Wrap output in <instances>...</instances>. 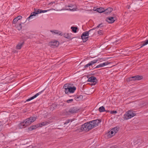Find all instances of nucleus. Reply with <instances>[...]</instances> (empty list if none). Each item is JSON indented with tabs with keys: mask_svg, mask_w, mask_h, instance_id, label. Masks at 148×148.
Wrapping results in <instances>:
<instances>
[{
	"mask_svg": "<svg viewBox=\"0 0 148 148\" xmlns=\"http://www.w3.org/2000/svg\"><path fill=\"white\" fill-rule=\"evenodd\" d=\"M101 121H90L83 124L81 127V130L83 131H88L98 125Z\"/></svg>",
	"mask_w": 148,
	"mask_h": 148,
	"instance_id": "obj_1",
	"label": "nucleus"
},
{
	"mask_svg": "<svg viewBox=\"0 0 148 148\" xmlns=\"http://www.w3.org/2000/svg\"><path fill=\"white\" fill-rule=\"evenodd\" d=\"M63 88L64 89V92L66 94H68L69 93H73L76 90V88L75 86L73 87L71 86V84H66L63 86Z\"/></svg>",
	"mask_w": 148,
	"mask_h": 148,
	"instance_id": "obj_2",
	"label": "nucleus"
},
{
	"mask_svg": "<svg viewBox=\"0 0 148 148\" xmlns=\"http://www.w3.org/2000/svg\"><path fill=\"white\" fill-rule=\"evenodd\" d=\"M47 121H45L36 125L31 126L29 127L28 130L29 131H31L33 130L36 129L38 127H41L43 126L47 125L50 123L51 122L50 121L47 122Z\"/></svg>",
	"mask_w": 148,
	"mask_h": 148,
	"instance_id": "obj_3",
	"label": "nucleus"
},
{
	"mask_svg": "<svg viewBox=\"0 0 148 148\" xmlns=\"http://www.w3.org/2000/svg\"><path fill=\"white\" fill-rule=\"evenodd\" d=\"M95 29V28L92 29L88 31L84 32L82 34L81 37L83 42H85L88 39V35L90 34V32Z\"/></svg>",
	"mask_w": 148,
	"mask_h": 148,
	"instance_id": "obj_4",
	"label": "nucleus"
},
{
	"mask_svg": "<svg viewBox=\"0 0 148 148\" xmlns=\"http://www.w3.org/2000/svg\"><path fill=\"white\" fill-rule=\"evenodd\" d=\"M34 121H23L21 122L18 125L19 129H22L25 128L27 126L34 122Z\"/></svg>",
	"mask_w": 148,
	"mask_h": 148,
	"instance_id": "obj_5",
	"label": "nucleus"
},
{
	"mask_svg": "<svg viewBox=\"0 0 148 148\" xmlns=\"http://www.w3.org/2000/svg\"><path fill=\"white\" fill-rule=\"evenodd\" d=\"M136 115V114L133 111L129 110L124 115L123 118L124 119L127 120L131 119Z\"/></svg>",
	"mask_w": 148,
	"mask_h": 148,
	"instance_id": "obj_6",
	"label": "nucleus"
},
{
	"mask_svg": "<svg viewBox=\"0 0 148 148\" xmlns=\"http://www.w3.org/2000/svg\"><path fill=\"white\" fill-rule=\"evenodd\" d=\"M79 109L78 108L76 107H73L70 108L68 111L64 110V112L66 113L65 114L66 115L68 114V113H70L72 114L76 113L79 112Z\"/></svg>",
	"mask_w": 148,
	"mask_h": 148,
	"instance_id": "obj_7",
	"label": "nucleus"
},
{
	"mask_svg": "<svg viewBox=\"0 0 148 148\" xmlns=\"http://www.w3.org/2000/svg\"><path fill=\"white\" fill-rule=\"evenodd\" d=\"M88 82H92L91 85H95L97 84V80L95 77L91 76L88 79Z\"/></svg>",
	"mask_w": 148,
	"mask_h": 148,
	"instance_id": "obj_8",
	"label": "nucleus"
},
{
	"mask_svg": "<svg viewBox=\"0 0 148 148\" xmlns=\"http://www.w3.org/2000/svg\"><path fill=\"white\" fill-rule=\"evenodd\" d=\"M45 89L43 90L40 91V92H39L38 93H37L33 96L29 98V99H27L26 100V101H30L34 98L38 96L39 95H40L41 93H42V92L44 91L45 90Z\"/></svg>",
	"mask_w": 148,
	"mask_h": 148,
	"instance_id": "obj_9",
	"label": "nucleus"
},
{
	"mask_svg": "<svg viewBox=\"0 0 148 148\" xmlns=\"http://www.w3.org/2000/svg\"><path fill=\"white\" fill-rule=\"evenodd\" d=\"M45 89L43 90L40 91V92H39L38 93H37L33 96L29 98V99H27L26 100V101H30L34 98L38 96L39 95H40L41 93H42V92L44 91L45 90Z\"/></svg>",
	"mask_w": 148,
	"mask_h": 148,
	"instance_id": "obj_10",
	"label": "nucleus"
},
{
	"mask_svg": "<svg viewBox=\"0 0 148 148\" xmlns=\"http://www.w3.org/2000/svg\"><path fill=\"white\" fill-rule=\"evenodd\" d=\"M49 45L51 46H53L56 47H58L59 44V42L56 40H54L53 41H52L51 42H49Z\"/></svg>",
	"mask_w": 148,
	"mask_h": 148,
	"instance_id": "obj_11",
	"label": "nucleus"
},
{
	"mask_svg": "<svg viewBox=\"0 0 148 148\" xmlns=\"http://www.w3.org/2000/svg\"><path fill=\"white\" fill-rule=\"evenodd\" d=\"M74 97V99L77 101H79L82 100L83 98V96L79 95L76 96H73Z\"/></svg>",
	"mask_w": 148,
	"mask_h": 148,
	"instance_id": "obj_12",
	"label": "nucleus"
},
{
	"mask_svg": "<svg viewBox=\"0 0 148 148\" xmlns=\"http://www.w3.org/2000/svg\"><path fill=\"white\" fill-rule=\"evenodd\" d=\"M110 63L108 61L105 62L102 64H100L99 65L95 67L94 68V69L103 67L106 65L109 64Z\"/></svg>",
	"mask_w": 148,
	"mask_h": 148,
	"instance_id": "obj_13",
	"label": "nucleus"
},
{
	"mask_svg": "<svg viewBox=\"0 0 148 148\" xmlns=\"http://www.w3.org/2000/svg\"><path fill=\"white\" fill-rule=\"evenodd\" d=\"M107 21L108 23H112L115 21V20L114 17H108L107 18Z\"/></svg>",
	"mask_w": 148,
	"mask_h": 148,
	"instance_id": "obj_14",
	"label": "nucleus"
},
{
	"mask_svg": "<svg viewBox=\"0 0 148 148\" xmlns=\"http://www.w3.org/2000/svg\"><path fill=\"white\" fill-rule=\"evenodd\" d=\"M113 10V9L111 8H109L105 10L104 14H108L110 13Z\"/></svg>",
	"mask_w": 148,
	"mask_h": 148,
	"instance_id": "obj_15",
	"label": "nucleus"
},
{
	"mask_svg": "<svg viewBox=\"0 0 148 148\" xmlns=\"http://www.w3.org/2000/svg\"><path fill=\"white\" fill-rule=\"evenodd\" d=\"M24 43V42H19L16 46V48L17 49H20L22 47Z\"/></svg>",
	"mask_w": 148,
	"mask_h": 148,
	"instance_id": "obj_16",
	"label": "nucleus"
},
{
	"mask_svg": "<svg viewBox=\"0 0 148 148\" xmlns=\"http://www.w3.org/2000/svg\"><path fill=\"white\" fill-rule=\"evenodd\" d=\"M71 34H70L69 33H67V34L65 33V34H64L63 35H64V38H66L70 39L71 40L73 38H71Z\"/></svg>",
	"mask_w": 148,
	"mask_h": 148,
	"instance_id": "obj_17",
	"label": "nucleus"
},
{
	"mask_svg": "<svg viewBox=\"0 0 148 148\" xmlns=\"http://www.w3.org/2000/svg\"><path fill=\"white\" fill-rule=\"evenodd\" d=\"M95 61H91L89 63H88V64L85 65L84 67V68H86L87 67H88L90 66H92V65L95 64Z\"/></svg>",
	"mask_w": 148,
	"mask_h": 148,
	"instance_id": "obj_18",
	"label": "nucleus"
},
{
	"mask_svg": "<svg viewBox=\"0 0 148 148\" xmlns=\"http://www.w3.org/2000/svg\"><path fill=\"white\" fill-rule=\"evenodd\" d=\"M105 10L103 8H97L95 11L98 12L99 13H102L104 12V13Z\"/></svg>",
	"mask_w": 148,
	"mask_h": 148,
	"instance_id": "obj_19",
	"label": "nucleus"
},
{
	"mask_svg": "<svg viewBox=\"0 0 148 148\" xmlns=\"http://www.w3.org/2000/svg\"><path fill=\"white\" fill-rule=\"evenodd\" d=\"M51 32L54 33L55 34H58L60 36H62L63 35V34L62 32H59L57 30H55L53 31L51 30Z\"/></svg>",
	"mask_w": 148,
	"mask_h": 148,
	"instance_id": "obj_20",
	"label": "nucleus"
},
{
	"mask_svg": "<svg viewBox=\"0 0 148 148\" xmlns=\"http://www.w3.org/2000/svg\"><path fill=\"white\" fill-rule=\"evenodd\" d=\"M37 119V116H33L30 117L29 118L26 119L24 120H36Z\"/></svg>",
	"mask_w": 148,
	"mask_h": 148,
	"instance_id": "obj_21",
	"label": "nucleus"
},
{
	"mask_svg": "<svg viewBox=\"0 0 148 148\" xmlns=\"http://www.w3.org/2000/svg\"><path fill=\"white\" fill-rule=\"evenodd\" d=\"M37 14L36 12V10H35V11L34 12H32L30 16L27 18V19L29 20L30 19L32 18V16H35Z\"/></svg>",
	"mask_w": 148,
	"mask_h": 148,
	"instance_id": "obj_22",
	"label": "nucleus"
},
{
	"mask_svg": "<svg viewBox=\"0 0 148 148\" xmlns=\"http://www.w3.org/2000/svg\"><path fill=\"white\" fill-rule=\"evenodd\" d=\"M114 131L112 129L110 131H109L107 133V134L108 137H110L113 136V134Z\"/></svg>",
	"mask_w": 148,
	"mask_h": 148,
	"instance_id": "obj_23",
	"label": "nucleus"
},
{
	"mask_svg": "<svg viewBox=\"0 0 148 148\" xmlns=\"http://www.w3.org/2000/svg\"><path fill=\"white\" fill-rule=\"evenodd\" d=\"M136 78V80H139L143 78V76L142 75H137L134 76V78Z\"/></svg>",
	"mask_w": 148,
	"mask_h": 148,
	"instance_id": "obj_24",
	"label": "nucleus"
},
{
	"mask_svg": "<svg viewBox=\"0 0 148 148\" xmlns=\"http://www.w3.org/2000/svg\"><path fill=\"white\" fill-rule=\"evenodd\" d=\"M119 129V127H114L112 129V130H113L114 132V134L117 133Z\"/></svg>",
	"mask_w": 148,
	"mask_h": 148,
	"instance_id": "obj_25",
	"label": "nucleus"
},
{
	"mask_svg": "<svg viewBox=\"0 0 148 148\" xmlns=\"http://www.w3.org/2000/svg\"><path fill=\"white\" fill-rule=\"evenodd\" d=\"M99 110L100 112H104L106 111L105 108L103 106L99 107Z\"/></svg>",
	"mask_w": 148,
	"mask_h": 148,
	"instance_id": "obj_26",
	"label": "nucleus"
},
{
	"mask_svg": "<svg viewBox=\"0 0 148 148\" xmlns=\"http://www.w3.org/2000/svg\"><path fill=\"white\" fill-rule=\"evenodd\" d=\"M77 29L78 28L77 27H71V29H72V32L75 33L77 32Z\"/></svg>",
	"mask_w": 148,
	"mask_h": 148,
	"instance_id": "obj_27",
	"label": "nucleus"
},
{
	"mask_svg": "<svg viewBox=\"0 0 148 148\" xmlns=\"http://www.w3.org/2000/svg\"><path fill=\"white\" fill-rule=\"evenodd\" d=\"M73 5H72V6H71V5H69L68 6L70 8H69V10L71 11H74L75 10H76V8H73Z\"/></svg>",
	"mask_w": 148,
	"mask_h": 148,
	"instance_id": "obj_28",
	"label": "nucleus"
},
{
	"mask_svg": "<svg viewBox=\"0 0 148 148\" xmlns=\"http://www.w3.org/2000/svg\"><path fill=\"white\" fill-rule=\"evenodd\" d=\"M148 44V39L146 40L144 42H143V43L141 45V46L140 47V48L142 47L143 46L147 45Z\"/></svg>",
	"mask_w": 148,
	"mask_h": 148,
	"instance_id": "obj_29",
	"label": "nucleus"
},
{
	"mask_svg": "<svg viewBox=\"0 0 148 148\" xmlns=\"http://www.w3.org/2000/svg\"><path fill=\"white\" fill-rule=\"evenodd\" d=\"M134 76H132L131 77H129L128 79V81L129 82L131 81H135L136 80V78L134 77Z\"/></svg>",
	"mask_w": 148,
	"mask_h": 148,
	"instance_id": "obj_30",
	"label": "nucleus"
},
{
	"mask_svg": "<svg viewBox=\"0 0 148 148\" xmlns=\"http://www.w3.org/2000/svg\"><path fill=\"white\" fill-rule=\"evenodd\" d=\"M97 32L98 34L99 35H103L104 33V31L103 30H99Z\"/></svg>",
	"mask_w": 148,
	"mask_h": 148,
	"instance_id": "obj_31",
	"label": "nucleus"
},
{
	"mask_svg": "<svg viewBox=\"0 0 148 148\" xmlns=\"http://www.w3.org/2000/svg\"><path fill=\"white\" fill-rule=\"evenodd\" d=\"M103 24L102 23H100L95 28H95V29L97 28H98L99 27H103Z\"/></svg>",
	"mask_w": 148,
	"mask_h": 148,
	"instance_id": "obj_32",
	"label": "nucleus"
},
{
	"mask_svg": "<svg viewBox=\"0 0 148 148\" xmlns=\"http://www.w3.org/2000/svg\"><path fill=\"white\" fill-rule=\"evenodd\" d=\"M18 20L17 19V18H14L12 21V23L13 24H15L18 21Z\"/></svg>",
	"mask_w": 148,
	"mask_h": 148,
	"instance_id": "obj_33",
	"label": "nucleus"
},
{
	"mask_svg": "<svg viewBox=\"0 0 148 148\" xmlns=\"http://www.w3.org/2000/svg\"><path fill=\"white\" fill-rule=\"evenodd\" d=\"M101 60H103V59L102 58H98V59H97L94 60L93 61H95V63H96L97 62H98V61H100Z\"/></svg>",
	"mask_w": 148,
	"mask_h": 148,
	"instance_id": "obj_34",
	"label": "nucleus"
},
{
	"mask_svg": "<svg viewBox=\"0 0 148 148\" xmlns=\"http://www.w3.org/2000/svg\"><path fill=\"white\" fill-rule=\"evenodd\" d=\"M73 101V99H71L69 100H67L66 102L68 103H69L72 102Z\"/></svg>",
	"mask_w": 148,
	"mask_h": 148,
	"instance_id": "obj_35",
	"label": "nucleus"
},
{
	"mask_svg": "<svg viewBox=\"0 0 148 148\" xmlns=\"http://www.w3.org/2000/svg\"><path fill=\"white\" fill-rule=\"evenodd\" d=\"M49 11V10H40V13H45L48 11Z\"/></svg>",
	"mask_w": 148,
	"mask_h": 148,
	"instance_id": "obj_36",
	"label": "nucleus"
},
{
	"mask_svg": "<svg viewBox=\"0 0 148 148\" xmlns=\"http://www.w3.org/2000/svg\"><path fill=\"white\" fill-rule=\"evenodd\" d=\"M117 113V111L116 110H112L110 111V113L112 114H116Z\"/></svg>",
	"mask_w": 148,
	"mask_h": 148,
	"instance_id": "obj_37",
	"label": "nucleus"
},
{
	"mask_svg": "<svg viewBox=\"0 0 148 148\" xmlns=\"http://www.w3.org/2000/svg\"><path fill=\"white\" fill-rule=\"evenodd\" d=\"M35 10H36V12L37 14L40 13V9H38Z\"/></svg>",
	"mask_w": 148,
	"mask_h": 148,
	"instance_id": "obj_38",
	"label": "nucleus"
},
{
	"mask_svg": "<svg viewBox=\"0 0 148 148\" xmlns=\"http://www.w3.org/2000/svg\"><path fill=\"white\" fill-rule=\"evenodd\" d=\"M18 29L20 30L22 28V25L21 23H20L19 25V26L18 27Z\"/></svg>",
	"mask_w": 148,
	"mask_h": 148,
	"instance_id": "obj_39",
	"label": "nucleus"
},
{
	"mask_svg": "<svg viewBox=\"0 0 148 148\" xmlns=\"http://www.w3.org/2000/svg\"><path fill=\"white\" fill-rule=\"evenodd\" d=\"M18 20H19L22 17L21 16H18L17 17H16Z\"/></svg>",
	"mask_w": 148,
	"mask_h": 148,
	"instance_id": "obj_40",
	"label": "nucleus"
},
{
	"mask_svg": "<svg viewBox=\"0 0 148 148\" xmlns=\"http://www.w3.org/2000/svg\"><path fill=\"white\" fill-rule=\"evenodd\" d=\"M94 34V32L92 31L91 32H90L91 36H92Z\"/></svg>",
	"mask_w": 148,
	"mask_h": 148,
	"instance_id": "obj_41",
	"label": "nucleus"
},
{
	"mask_svg": "<svg viewBox=\"0 0 148 148\" xmlns=\"http://www.w3.org/2000/svg\"><path fill=\"white\" fill-rule=\"evenodd\" d=\"M70 121H67V122H65V123H64V124H66L69 123Z\"/></svg>",
	"mask_w": 148,
	"mask_h": 148,
	"instance_id": "obj_42",
	"label": "nucleus"
},
{
	"mask_svg": "<svg viewBox=\"0 0 148 148\" xmlns=\"http://www.w3.org/2000/svg\"><path fill=\"white\" fill-rule=\"evenodd\" d=\"M105 112H109L110 111L109 110H106Z\"/></svg>",
	"mask_w": 148,
	"mask_h": 148,
	"instance_id": "obj_43",
	"label": "nucleus"
},
{
	"mask_svg": "<svg viewBox=\"0 0 148 148\" xmlns=\"http://www.w3.org/2000/svg\"><path fill=\"white\" fill-rule=\"evenodd\" d=\"M95 120H96V121H97V120H100L99 119H96Z\"/></svg>",
	"mask_w": 148,
	"mask_h": 148,
	"instance_id": "obj_44",
	"label": "nucleus"
},
{
	"mask_svg": "<svg viewBox=\"0 0 148 148\" xmlns=\"http://www.w3.org/2000/svg\"><path fill=\"white\" fill-rule=\"evenodd\" d=\"M53 3H54V2H51V3H50V4H51H51H53Z\"/></svg>",
	"mask_w": 148,
	"mask_h": 148,
	"instance_id": "obj_45",
	"label": "nucleus"
},
{
	"mask_svg": "<svg viewBox=\"0 0 148 148\" xmlns=\"http://www.w3.org/2000/svg\"><path fill=\"white\" fill-rule=\"evenodd\" d=\"M67 120L69 121V120H70L69 119H68Z\"/></svg>",
	"mask_w": 148,
	"mask_h": 148,
	"instance_id": "obj_46",
	"label": "nucleus"
},
{
	"mask_svg": "<svg viewBox=\"0 0 148 148\" xmlns=\"http://www.w3.org/2000/svg\"><path fill=\"white\" fill-rule=\"evenodd\" d=\"M84 120L85 121L86 120L85 119H84Z\"/></svg>",
	"mask_w": 148,
	"mask_h": 148,
	"instance_id": "obj_47",
	"label": "nucleus"
},
{
	"mask_svg": "<svg viewBox=\"0 0 148 148\" xmlns=\"http://www.w3.org/2000/svg\"><path fill=\"white\" fill-rule=\"evenodd\" d=\"M116 42H117V40L116 41Z\"/></svg>",
	"mask_w": 148,
	"mask_h": 148,
	"instance_id": "obj_48",
	"label": "nucleus"
},
{
	"mask_svg": "<svg viewBox=\"0 0 148 148\" xmlns=\"http://www.w3.org/2000/svg\"><path fill=\"white\" fill-rule=\"evenodd\" d=\"M71 120V121H72V120H73H73Z\"/></svg>",
	"mask_w": 148,
	"mask_h": 148,
	"instance_id": "obj_49",
	"label": "nucleus"
}]
</instances>
